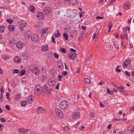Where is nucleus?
Listing matches in <instances>:
<instances>
[{"label":"nucleus","mask_w":134,"mask_h":134,"mask_svg":"<svg viewBox=\"0 0 134 134\" xmlns=\"http://www.w3.org/2000/svg\"><path fill=\"white\" fill-rule=\"evenodd\" d=\"M69 128L67 126H65L64 128V130L65 131H68L69 130Z\"/></svg>","instance_id":"obj_45"},{"label":"nucleus","mask_w":134,"mask_h":134,"mask_svg":"<svg viewBox=\"0 0 134 134\" xmlns=\"http://www.w3.org/2000/svg\"><path fill=\"white\" fill-rule=\"evenodd\" d=\"M124 9L126 10L129 9L130 8L129 4V3L125 4L123 6Z\"/></svg>","instance_id":"obj_24"},{"label":"nucleus","mask_w":134,"mask_h":134,"mask_svg":"<svg viewBox=\"0 0 134 134\" xmlns=\"http://www.w3.org/2000/svg\"><path fill=\"white\" fill-rule=\"evenodd\" d=\"M19 30H20L21 32H23L24 31V29H23L24 27H20Z\"/></svg>","instance_id":"obj_57"},{"label":"nucleus","mask_w":134,"mask_h":134,"mask_svg":"<svg viewBox=\"0 0 134 134\" xmlns=\"http://www.w3.org/2000/svg\"><path fill=\"white\" fill-rule=\"evenodd\" d=\"M19 24L21 27H24L27 25V23L25 20H21L19 22Z\"/></svg>","instance_id":"obj_9"},{"label":"nucleus","mask_w":134,"mask_h":134,"mask_svg":"<svg viewBox=\"0 0 134 134\" xmlns=\"http://www.w3.org/2000/svg\"><path fill=\"white\" fill-rule=\"evenodd\" d=\"M60 83H58L56 86V89L57 90H58L59 89V87L60 85Z\"/></svg>","instance_id":"obj_51"},{"label":"nucleus","mask_w":134,"mask_h":134,"mask_svg":"<svg viewBox=\"0 0 134 134\" xmlns=\"http://www.w3.org/2000/svg\"><path fill=\"white\" fill-rule=\"evenodd\" d=\"M41 80L43 82L45 81L46 80V78L45 75H42L41 76Z\"/></svg>","instance_id":"obj_27"},{"label":"nucleus","mask_w":134,"mask_h":134,"mask_svg":"<svg viewBox=\"0 0 134 134\" xmlns=\"http://www.w3.org/2000/svg\"><path fill=\"white\" fill-rule=\"evenodd\" d=\"M5 108L6 109L9 110L10 109V107L9 105H6L5 106Z\"/></svg>","instance_id":"obj_43"},{"label":"nucleus","mask_w":134,"mask_h":134,"mask_svg":"<svg viewBox=\"0 0 134 134\" xmlns=\"http://www.w3.org/2000/svg\"><path fill=\"white\" fill-rule=\"evenodd\" d=\"M48 30V29H46L44 30H43V33L42 34V36H43L44 35V34L46 33Z\"/></svg>","instance_id":"obj_35"},{"label":"nucleus","mask_w":134,"mask_h":134,"mask_svg":"<svg viewBox=\"0 0 134 134\" xmlns=\"http://www.w3.org/2000/svg\"><path fill=\"white\" fill-rule=\"evenodd\" d=\"M0 101L2 102H3V94L2 93H1V97L0 98Z\"/></svg>","instance_id":"obj_42"},{"label":"nucleus","mask_w":134,"mask_h":134,"mask_svg":"<svg viewBox=\"0 0 134 134\" xmlns=\"http://www.w3.org/2000/svg\"><path fill=\"white\" fill-rule=\"evenodd\" d=\"M78 31L75 30L71 31L70 32L69 35L71 37H74L77 35Z\"/></svg>","instance_id":"obj_10"},{"label":"nucleus","mask_w":134,"mask_h":134,"mask_svg":"<svg viewBox=\"0 0 134 134\" xmlns=\"http://www.w3.org/2000/svg\"><path fill=\"white\" fill-rule=\"evenodd\" d=\"M77 54L75 53H71L68 55L70 59L72 60L74 59L77 56Z\"/></svg>","instance_id":"obj_14"},{"label":"nucleus","mask_w":134,"mask_h":134,"mask_svg":"<svg viewBox=\"0 0 134 134\" xmlns=\"http://www.w3.org/2000/svg\"><path fill=\"white\" fill-rule=\"evenodd\" d=\"M63 76H60V75H58V77L59 79H58V80L59 81H60L61 80V79L62 77Z\"/></svg>","instance_id":"obj_54"},{"label":"nucleus","mask_w":134,"mask_h":134,"mask_svg":"<svg viewBox=\"0 0 134 134\" xmlns=\"http://www.w3.org/2000/svg\"><path fill=\"white\" fill-rule=\"evenodd\" d=\"M34 97L32 95H30L28 96L27 99V101L29 103H31L34 101Z\"/></svg>","instance_id":"obj_12"},{"label":"nucleus","mask_w":134,"mask_h":134,"mask_svg":"<svg viewBox=\"0 0 134 134\" xmlns=\"http://www.w3.org/2000/svg\"><path fill=\"white\" fill-rule=\"evenodd\" d=\"M60 51L63 52V53H65L66 52L65 49V48H62L60 49Z\"/></svg>","instance_id":"obj_44"},{"label":"nucleus","mask_w":134,"mask_h":134,"mask_svg":"<svg viewBox=\"0 0 134 134\" xmlns=\"http://www.w3.org/2000/svg\"><path fill=\"white\" fill-rule=\"evenodd\" d=\"M59 68L60 69H63L64 68V65L63 63L61 62H59L58 64Z\"/></svg>","instance_id":"obj_28"},{"label":"nucleus","mask_w":134,"mask_h":134,"mask_svg":"<svg viewBox=\"0 0 134 134\" xmlns=\"http://www.w3.org/2000/svg\"><path fill=\"white\" fill-rule=\"evenodd\" d=\"M31 39L33 41L37 42L39 39V37L37 34H34L31 36Z\"/></svg>","instance_id":"obj_6"},{"label":"nucleus","mask_w":134,"mask_h":134,"mask_svg":"<svg viewBox=\"0 0 134 134\" xmlns=\"http://www.w3.org/2000/svg\"><path fill=\"white\" fill-rule=\"evenodd\" d=\"M37 113L38 114L41 113L44 114L46 112V110L41 107H38L37 109Z\"/></svg>","instance_id":"obj_7"},{"label":"nucleus","mask_w":134,"mask_h":134,"mask_svg":"<svg viewBox=\"0 0 134 134\" xmlns=\"http://www.w3.org/2000/svg\"><path fill=\"white\" fill-rule=\"evenodd\" d=\"M16 44V47L19 49H21L24 46V44L21 42H18Z\"/></svg>","instance_id":"obj_15"},{"label":"nucleus","mask_w":134,"mask_h":134,"mask_svg":"<svg viewBox=\"0 0 134 134\" xmlns=\"http://www.w3.org/2000/svg\"><path fill=\"white\" fill-rule=\"evenodd\" d=\"M100 105L102 107H105L104 105L101 102L100 103Z\"/></svg>","instance_id":"obj_63"},{"label":"nucleus","mask_w":134,"mask_h":134,"mask_svg":"<svg viewBox=\"0 0 134 134\" xmlns=\"http://www.w3.org/2000/svg\"><path fill=\"white\" fill-rule=\"evenodd\" d=\"M41 49L42 51H46L48 50V46L47 45H44L42 47Z\"/></svg>","instance_id":"obj_20"},{"label":"nucleus","mask_w":134,"mask_h":134,"mask_svg":"<svg viewBox=\"0 0 134 134\" xmlns=\"http://www.w3.org/2000/svg\"><path fill=\"white\" fill-rule=\"evenodd\" d=\"M96 19H104V18L103 17H101V16H97L96 18Z\"/></svg>","instance_id":"obj_60"},{"label":"nucleus","mask_w":134,"mask_h":134,"mask_svg":"<svg viewBox=\"0 0 134 134\" xmlns=\"http://www.w3.org/2000/svg\"><path fill=\"white\" fill-rule=\"evenodd\" d=\"M15 28V26L14 25H10L9 26V30L11 32L14 31Z\"/></svg>","instance_id":"obj_18"},{"label":"nucleus","mask_w":134,"mask_h":134,"mask_svg":"<svg viewBox=\"0 0 134 134\" xmlns=\"http://www.w3.org/2000/svg\"><path fill=\"white\" fill-rule=\"evenodd\" d=\"M29 68L31 71L35 75H38L40 72V70L37 67L33 64L29 65Z\"/></svg>","instance_id":"obj_1"},{"label":"nucleus","mask_w":134,"mask_h":134,"mask_svg":"<svg viewBox=\"0 0 134 134\" xmlns=\"http://www.w3.org/2000/svg\"><path fill=\"white\" fill-rule=\"evenodd\" d=\"M48 88L46 85H45L42 89V91L43 92H44L45 93H46L48 92Z\"/></svg>","instance_id":"obj_22"},{"label":"nucleus","mask_w":134,"mask_h":134,"mask_svg":"<svg viewBox=\"0 0 134 134\" xmlns=\"http://www.w3.org/2000/svg\"><path fill=\"white\" fill-rule=\"evenodd\" d=\"M68 103L65 100H63L60 103L59 107L61 109H65L68 108Z\"/></svg>","instance_id":"obj_3"},{"label":"nucleus","mask_w":134,"mask_h":134,"mask_svg":"<svg viewBox=\"0 0 134 134\" xmlns=\"http://www.w3.org/2000/svg\"><path fill=\"white\" fill-rule=\"evenodd\" d=\"M125 73L126 75L128 76H130V72L127 71H126Z\"/></svg>","instance_id":"obj_47"},{"label":"nucleus","mask_w":134,"mask_h":134,"mask_svg":"<svg viewBox=\"0 0 134 134\" xmlns=\"http://www.w3.org/2000/svg\"><path fill=\"white\" fill-rule=\"evenodd\" d=\"M42 88L41 86L39 85L36 86L35 89V93L37 95H39L42 91Z\"/></svg>","instance_id":"obj_2"},{"label":"nucleus","mask_w":134,"mask_h":134,"mask_svg":"<svg viewBox=\"0 0 134 134\" xmlns=\"http://www.w3.org/2000/svg\"><path fill=\"white\" fill-rule=\"evenodd\" d=\"M3 127V125L2 124L0 123V130L1 131H2L3 129L2 128Z\"/></svg>","instance_id":"obj_52"},{"label":"nucleus","mask_w":134,"mask_h":134,"mask_svg":"<svg viewBox=\"0 0 134 134\" xmlns=\"http://www.w3.org/2000/svg\"><path fill=\"white\" fill-rule=\"evenodd\" d=\"M131 60L129 59H127L123 63V66L124 68H126L127 67L129 66L131 61Z\"/></svg>","instance_id":"obj_11"},{"label":"nucleus","mask_w":134,"mask_h":134,"mask_svg":"<svg viewBox=\"0 0 134 134\" xmlns=\"http://www.w3.org/2000/svg\"><path fill=\"white\" fill-rule=\"evenodd\" d=\"M55 81L51 79H49L48 81V84L50 86H52L54 85Z\"/></svg>","instance_id":"obj_23"},{"label":"nucleus","mask_w":134,"mask_h":134,"mask_svg":"<svg viewBox=\"0 0 134 134\" xmlns=\"http://www.w3.org/2000/svg\"><path fill=\"white\" fill-rule=\"evenodd\" d=\"M128 130L131 131L130 134H134V126L129 127Z\"/></svg>","instance_id":"obj_21"},{"label":"nucleus","mask_w":134,"mask_h":134,"mask_svg":"<svg viewBox=\"0 0 134 134\" xmlns=\"http://www.w3.org/2000/svg\"><path fill=\"white\" fill-rule=\"evenodd\" d=\"M14 62L16 63H21V60L20 58L18 56L15 57L14 59Z\"/></svg>","instance_id":"obj_16"},{"label":"nucleus","mask_w":134,"mask_h":134,"mask_svg":"<svg viewBox=\"0 0 134 134\" xmlns=\"http://www.w3.org/2000/svg\"><path fill=\"white\" fill-rule=\"evenodd\" d=\"M80 124V122H78L77 124L75 125V127H78V126Z\"/></svg>","instance_id":"obj_49"},{"label":"nucleus","mask_w":134,"mask_h":134,"mask_svg":"<svg viewBox=\"0 0 134 134\" xmlns=\"http://www.w3.org/2000/svg\"><path fill=\"white\" fill-rule=\"evenodd\" d=\"M107 93L110 95H112L113 94V92L110 90L109 89L107 88Z\"/></svg>","instance_id":"obj_33"},{"label":"nucleus","mask_w":134,"mask_h":134,"mask_svg":"<svg viewBox=\"0 0 134 134\" xmlns=\"http://www.w3.org/2000/svg\"><path fill=\"white\" fill-rule=\"evenodd\" d=\"M29 129H26L24 128H20V132L21 133H26L27 131H29Z\"/></svg>","instance_id":"obj_19"},{"label":"nucleus","mask_w":134,"mask_h":134,"mask_svg":"<svg viewBox=\"0 0 134 134\" xmlns=\"http://www.w3.org/2000/svg\"><path fill=\"white\" fill-rule=\"evenodd\" d=\"M7 22L9 24H11L12 23L13 21V20L11 19H7L6 20Z\"/></svg>","instance_id":"obj_36"},{"label":"nucleus","mask_w":134,"mask_h":134,"mask_svg":"<svg viewBox=\"0 0 134 134\" xmlns=\"http://www.w3.org/2000/svg\"><path fill=\"white\" fill-rule=\"evenodd\" d=\"M21 95V94H19L18 95H17L15 97L16 99H19L20 98V96Z\"/></svg>","instance_id":"obj_48"},{"label":"nucleus","mask_w":134,"mask_h":134,"mask_svg":"<svg viewBox=\"0 0 134 134\" xmlns=\"http://www.w3.org/2000/svg\"><path fill=\"white\" fill-rule=\"evenodd\" d=\"M115 0H111L109 5H111L115 1Z\"/></svg>","instance_id":"obj_59"},{"label":"nucleus","mask_w":134,"mask_h":134,"mask_svg":"<svg viewBox=\"0 0 134 134\" xmlns=\"http://www.w3.org/2000/svg\"><path fill=\"white\" fill-rule=\"evenodd\" d=\"M5 29L4 26L3 25H2L0 26V32L1 33L3 32Z\"/></svg>","instance_id":"obj_29"},{"label":"nucleus","mask_w":134,"mask_h":134,"mask_svg":"<svg viewBox=\"0 0 134 134\" xmlns=\"http://www.w3.org/2000/svg\"><path fill=\"white\" fill-rule=\"evenodd\" d=\"M19 70L18 69H14L13 70V73L15 74L18 73L19 72Z\"/></svg>","instance_id":"obj_40"},{"label":"nucleus","mask_w":134,"mask_h":134,"mask_svg":"<svg viewBox=\"0 0 134 134\" xmlns=\"http://www.w3.org/2000/svg\"><path fill=\"white\" fill-rule=\"evenodd\" d=\"M51 9L49 7H44L43 10L45 14L46 15H49L51 11Z\"/></svg>","instance_id":"obj_5"},{"label":"nucleus","mask_w":134,"mask_h":134,"mask_svg":"<svg viewBox=\"0 0 134 134\" xmlns=\"http://www.w3.org/2000/svg\"><path fill=\"white\" fill-rule=\"evenodd\" d=\"M63 35L65 40H67L68 38V36L67 34L64 33L63 34Z\"/></svg>","instance_id":"obj_37"},{"label":"nucleus","mask_w":134,"mask_h":134,"mask_svg":"<svg viewBox=\"0 0 134 134\" xmlns=\"http://www.w3.org/2000/svg\"><path fill=\"white\" fill-rule=\"evenodd\" d=\"M91 58H92V56H89L87 58L86 60H90Z\"/></svg>","instance_id":"obj_61"},{"label":"nucleus","mask_w":134,"mask_h":134,"mask_svg":"<svg viewBox=\"0 0 134 134\" xmlns=\"http://www.w3.org/2000/svg\"><path fill=\"white\" fill-rule=\"evenodd\" d=\"M125 89V87L123 86H118V89L119 91H120L121 93V90H123Z\"/></svg>","instance_id":"obj_31"},{"label":"nucleus","mask_w":134,"mask_h":134,"mask_svg":"<svg viewBox=\"0 0 134 134\" xmlns=\"http://www.w3.org/2000/svg\"><path fill=\"white\" fill-rule=\"evenodd\" d=\"M90 115L91 117L93 118L94 117V114L93 113H91Z\"/></svg>","instance_id":"obj_56"},{"label":"nucleus","mask_w":134,"mask_h":134,"mask_svg":"<svg viewBox=\"0 0 134 134\" xmlns=\"http://www.w3.org/2000/svg\"><path fill=\"white\" fill-rule=\"evenodd\" d=\"M96 34H94L93 35V40H94L96 37Z\"/></svg>","instance_id":"obj_64"},{"label":"nucleus","mask_w":134,"mask_h":134,"mask_svg":"<svg viewBox=\"0 0 134 134\" xmlns=\"http://www.w3.org/2000/svg\"><path fill=\"white\" fill-rule=\"evenodd\" d=\"M31 32L30 31H27V32L26 33V36L28 37L30 36V35H31Z\"/></svg>","instance_id":"obj_32"},{"label":"nucleus","mask_w":134,"mask_h":134,"mask_svg":"<svg viewBox=\"0 0 134 134\" xmlns=\"http://www.w3.org/2000/svg\"><path fill=\"white\" fill-rule=\"evenodd\" d=\"M25 70H22L19 72V74H20V75L21 76H23L25 74Z\"/></svg>","instance_id":"obj_30"},{"label":"nucleus","mask_w":134,"mask_h":134,"mask_svg":"<svg viewBox=\"0 0 134 134\" xmlns=\"http://www.w3.org/2000/svg\"><path fill=\"white\" fill-rule=\"evenodd\" d=\"M80 116V114L79 112H76L74 113L72 115V118L74 119L78 118Z\"/></svg>","instance_id":"obj_13"},{"label":"nucleus","mask_w":134,"mask_h":134,"mask_svg":"<svg viewBox=\"0 0 134 134\" xmlns=\"http://www.w3.org/2000/svg\"><path fill=\"white\" fill-rule=\"evenodd\" d=\"M36 16L37 18V19L40 20H43L44 17L43 13L41 12L38 13L36 15Z\"/></svg>","instance_id":"obj_8"},{"label":"nucleus","mask_w":134,"mask_h":134,"mask_svg":"<svg viewBox=\"0 0 134 134\" xmlns=\"http://www.w3.org/2000/svg\"><path fill=\"white\" fill-rule=\"evenodd\" d=\"M0 120L2 122H4L5 121V120L3 118H1Z\"/></svg>","instance_id":"obj_55"},{"label":"nucleus","mask_w":134,"mask_h":134,"mask_svg":"<svg viewBox=\"0 0 134 134\" xmlns=\"http://www.w3.org/2000/svg\"><path fill=\"white\" fill-rule=\"evenodd\" d=\"M57 32L55 34V36L56 37H58L60 36V34L59 32V31L58 30L57 31Z\"/></svg>","instance_id":"obj_34"},{"label":"nucleus","mask_w":134,"mask_h":134,"mask_svg":"<svg viewBox=\"0 0 134 134\" xmlns=\"http://www.w3.org/2000/svg\"><path fill=\"white\" fill-rule=\"evenodd\" d=\"M52 41L54 43H55V40L54 38V37H52Z\"/></svg>","instance_id":"obj_62"},{"label":"nucleus","mask_w":134,"mask_h":134,"mask_svg":"<svg viewBox=\"0 0 134 134\" xmlns=\"http://www.w3.org/2000/svg\"><path fill=\"white\" fill-rule=\"evenodd\" d=\"M105 83V82H104V81H101V82H100L99 83V85H102L103 84H104Z\"/></svg>","instance_id":"obj_58"},{"label":"nucleus","mask_w":134,"mask_h":134,"mask_svg":"<svg viewBox=\"0 0 134 134\" xmlns=\"http://www.w3.org/2000/svg\"><path fill=\"white\" fill-rule=\"evenodd\" d=\"M2 58L4 60H7L9 59V57L6 55H3L2 56Z\"/></svg>","instance_id":"obj_39"},{"label":"nucleus","mask_w":134,"mask_h":134,"mask_svg":"<svg viewBox=\"0 0 134 134\" xmlns=\"http://www.w3.org/2000/svg\"><path fill=\"white\" fill-rule=\"evenodd\" d=\"M70 3L72 5L76 6L78 4V1L76 0H70Z\"/></svg>","instance_id":"obj_17"},{"label":"nucleus","mask_w":134,"mask_h":134,"mask_svg":"<svg viewBox=\"0 0 134 134\" xmlns=\"http://www.w3.org/2000/svg\"><path fill=\"white\" fill-rule=\"evenodd\" d=\"M56 115L59 118H62L63 115L62 111L59 109H57L55 110Z\"/></svg>","instance_id":"obj_4"},{"label":"nucleus","mask_w":134,"mask_h":134,"mask_svg":"<svg viewBox=\"0 0 134 134\" xmlns=\"http://www.w3.org/2000/svg\"><path fill=\"white\" fill-rule=\"evenodd\" d=\"M86 83L87 84H89L91 82L90 80L88 78H86Z\"/></svg>","instance_id":"obj_38"},{"label":"nucleus","mask_w":134,"mask_h":134,"mask_svg":"<svg viewBox=\"0 0 134 134\" xmlns=\"http://www.w3.org/2000/svg\"><path fill=\"white\" fill-rule=\"evenodd\" d=\"M116 70L118 72H120L121 71V70L118 68H116Z\"/></svg>","instance_id":"obj_53"},{"label":"nucleus","mask_w":134,"mask_h":134,"mask_svg":"<svg viewBox=\"0 0 134 134\" xmlns=\"http://www.w3.org/2000/svg\"><path fill=\"white\" fill-rule=\"evenodd\" d=\"M121 92L122 94H124L126 96L127 95V93L126 92L124 91V90H122L121 91Z\"/></svg>","instance_id":"obj_41"},{"label":"nucleus","mask_w":134,"mask_h":134,"mask_svg":"<svg viewBox=\"0 0 134 134\" xmlns=\"http://www.w3.org/2000/svg\"><path fill=\"white\" fill-rule=\"evenodd\" d=\"M54 56L57 58L58 59L59 58V55L56 53H54Z\"/></svg>","instance_id":"obj_46"},{"label":"nucleus","mask_w":134,"mask_h":134,"mask_svg":"<svg viewBox=\"0 0 134 134\" xmlns=\"http://www.w3.org/2000/svg\"><path fill=\"white\" fill-rule=\"evenodd\" d=\"M35 9V7L33 5L31 6L29 8V9L30 11L32 13L34 12V9Z\"/></svg>","instance_id":"obj_25"},{"label":"nucleus","mask_w":134,"mask_h":134,"mask_svg":"<svg viewBox=\"0 0 134 134\" xmlns=\"http://www.w3.org/2000/svg\"><path fill=\"white\" fill-rule=\"evenodd\" d=\"M63 75L64 76H65L67 74V72L66 71H64L62 73Z\"/></svg>","instance_id":"obj_50"},{"label":"nucleus","mask_w":134,"mask_h":134,"mask_svg":"<svg viewBox=\"0 0 134 134\" xmlns=\"http://www.w3.org/2000/svg\"><path fill=\"white\" fill-rule=\"evenodd\" d=\"M20 104L21 106L24 107L26 105L27 103L25 101L23 100L21 102Z\"/></svg>","instance_id":"obj_26"}]
</instances>
